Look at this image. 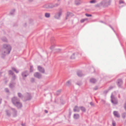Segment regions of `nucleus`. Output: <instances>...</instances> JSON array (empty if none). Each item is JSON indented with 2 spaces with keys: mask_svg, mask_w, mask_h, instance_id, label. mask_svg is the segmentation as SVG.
<instances>
[{
  "mask_svg": "<svg viewBox=\"0 0 126 126\" xmlns=\"http://www.w3.org/2000/svg\"><path fill=\"white\" fill-rule=\"evenodd\" d=\"M11 50V47L9 45L4 44L3 46V48L0 50L1 53V56L2 58H4L6 54H9Z\"/></svg>",
  "mask_w": 126,
  "mask_h": 126,
  "instance_id": "obj_1",
  "label": "nucleus"
},
{
  "mask_svg": "<svg viewBox=\"0 0 126 126\" xmlns=\"http://www.w3.org/2000/svg\"><path fill=\"white\" fill-rule=\"evenodd\" d=\"M111 101L114 104H116L118 103V100L116 97H114L112 93L111 94Z\"/></svg>",
  "mask_w": 126,
  "mask_h": 126,
  "instance_id": "obj_2",
  "label": "nucleus"
},
{
  "mask_svg": "<svg viewBox=\"0 0 126 126\" xmlns=\"http://www.w3.org/2000/svg\"><path fill=\"white\" fill-rule=\"evenodd\" d=\"M62 13V10L61 9L59 10V11L56 13L54 16V17L56 19H59Z\"/></svg>",
  "mask_w": 126,
  "mask_h": 126,
  "instance_id": "obj_3",
  "label": "nucleus"
},
{
  "mask_svg": "<svg viewBox=\"0 0 126 126\" xmlns=\"http://www.w3.org/2000/svg\"><path fill=\"white\" fill-rule=\"evenodd\" d=\"M11 109L12 110L11 114H12L13 116L14 117H16L17 116V111L14 108H11Z\"/></svg>",
  "mask_w": 126,
  "mask_h": 126,
  "instance_id": "obj_4",
  "label": "nucleus"
},
{
  "mask_svg": "<svg viewBox=\"0 0 126 126\" xmlns=\"http://www.w3.org/2000/svg\"><path fill=\"white\" fill-rule=\"evenodd\" d=\"M5 112L6 116H7L10 117L11 116L12 113V110L11 109V110H5Z\"/></svg>",
  "mask_w": 126,
  "mask_h": 126,
  "instance_id": "obj_5",
  "label": "nucleus"
},
{
  "mask_svg": "<svg viewBox=\"0 0 126 126\" xmlns=\"http://www.w3.org/2000/svg\"><path fill=\"white\" fill-rule=\"evenodd\" d=\"M12 101L14 105L16 103V102H18L19 101V100L17 99L16 97H14L12 98Z\"/></svg>",
  "mask_w": 126,
  "mask_h": 126,
  "instance_id": "obj_6",
  "label": "nucleus"
},
{
  "mask_svg": "<svg viewBox=\"0 0 126 126\" xmlns=\"http://www.w3.org/2000/svg\"><path fill=\"white\" fill-rule=\"evenodd\" d=\"M16 84L15 81L11 80L9 84V86L11 88H12L15 87Z\"/></svg>",
  "mask_w": 126,
  "mask_h": 126,
  "instance_id": "obj_7",
  "label": "nucleus"
},
{
  "mask_svg": "<svg viewBox=\"0 0 126 126\" xmlns=\"http://www.w3.org/2000/svg\"><path fill=\"white\" fill-rule=\"evenodd\" d=\"M123 81L122 79H118L117 82L118 86L119 87H121V85L123 84Z\"/></svg>",
  "mask_w": 126,
  "mask_h": 126,
  "instance_id": "obj_8",
  "label": "nucleus"
},
{
  "mask_svg": "<svg viewBox=\"0 0 126 126\" xmlns=\"http://www.w3.org/2000/svg\"><path fill=\"white\" fill-rule=\"evenodd\" d=\"M29 74V73L27 71H24L22 74V75L23 78H24V77H26Z\"/></svg>",
  "mask_w": 126,
  "mask_h": 126,
  "instance_id": "obj_9",
  "label": "nucleus"
},
{
  "mask_svg": "<svg viewBox=\"0 0 126 126\" xmlns=\"http://www.w3.org/2000/svg\"><path fill=\"white\" fill-rule=\"evenodd\" d=\"M16 104H15L14 105L15 106L17 107L18 108H20L22 106V104L19 101L18 102H16Z\"/></svg>",
  "mask_w": 126,
  "mask_h": 126,
  "instance_id": "obj_10",
  "label": "nucleus"
},
{
  "mask_svg": "<svg viewBox=\"0 0 126 126\" xmlns=\"http://www.w3.org/2000/svg\"><path fill=\"white\" fill-rule=\"evenodd\" d=\"M34 76L40 79L41 77V75L38 72H36L34 74Z\"/></svg>",
  "mask_w": 126,
  "mask_h": 126,
  "instance_id": "obj_11",
  "label": "nucleus"
},
{
  "mask_svg": "<svg viewBox=\"0 0 126 126\" xmlns=\"http://www.w3.org/2000/svg\"><path fill=\"white\" fill-rule=\"evenodd\" d=\"M26 100H30L32 98V96L30 94L27 93L26 95Z\"/></svg>",
  "mask_w": 126,
  "mask_h": 126,
  "instance_id": "obj_12",
  "label": "nucleus"
},
{
  "mask_svg": "<svg viewBox=\"0 0 126 126\" xmlns=\"http://www.w3.org/2000/svg\"><path fill=\"white\" fill-rule=\"evenodd\" d=\"M113 114L117 118H119L120 115L118 112L117 111H114L113 112Z\"/></svg>",
  "mask_w": 126,
  "mask_h": 126,
  "instance_id": "obj_13",
  "label": "nucleus"
},
{
  "mask_svg": "<svg viewBox=\"0 0 126 126\" xmlns=\"http://www.w3.org/2000/svg\"><path fill=\"white\" fill-rule=\"evenodd\" d=\"M38 70L41 72L44 73L45 72V70L44 68L40 66H38Z\"/></svg>",
  "mask_w": 126,
  "mask_h": 126,
  "instance_id": "obj_14",
  "label": "nucleus"
},
{
  "mask_svg": "<svg viewBox=\"0 0 126 126\" xmlns=\"http://www.w3.org/2000/svg\"><path fill=\"white\" fill-rule=\"evenodd\" d=\"M77 74L78 76L79 77H81L84 75L82 73V71L80 70H79L77 71Z\"/></svg>",
  "mask_w": 126,
  "mask_h": 126,
  "instance_id": "obj_15",
  "label": "nucleus"
},
{
  "mask_svg": "<svg viewBox=\"0 0 126 126\" xmlns=\"http://www.w3.org/2000/svg\"><path fill=\"white\" fill-rule=\"evenodd\" d=\"M58 5V4H56L55 5L52 4H49L48 5V7L49 8H52L54 7H57Z\"/></svg>",
  "mask_w": 126,
  "mask_h": 126,
  "instance_id": "obj_16",
  "label": "nucleus"
},
{
  "mask_svg": "<svg viewBox=\"0 0 126 126\" xmlns=\"http://www.w3.org/2000/svg\"><path fill=\"white\" fill-rule=\"evenodd\" d=\"M82 3V1L80 0H76L75 2V4L76 5H79L81 4Z\"/></svg>",
  "mask_w": 126,
  "mask_h": 126,
  "instance_id": "obj_17",
  "label": "nucleus"
},
{
  "mask_svg": "<svg viewBox=\"0 0 126 126\" xmlns=\"http://www.w3.org/2000/svg\"><path fill=\"white\" fill-rule=\"evenodd\" d=\"M73 15L72 14L69 12H67L66 14V19H67V17L69 16H72Z\"/></svg>",
  "mask_w": 126,
  "mask_h": 126,
  "instance_id": "obj_18",
  "label": "nucleus"
},
{
  "mask_svg": "<svg viewBox=\"0 0 126 126\" xmlns=\"http://www.w3.org/2000/svg\"><path fill=\"white\" fill-rule=\"evenodd\" d=\"M73 110L74 111V112H79V107H78L77 106H76L74 109Z\"/></svg>",
  "mask_w": 126,
  "mask_h": 126,
  "instance_id": "obj_19",
  "label": "nucleus"
},
{
  "mask_svg": "<svg viewBox=\"0 0 126 126\" xmlns=\"http://www.w3.org/2000/svg\"><path fill=\"white\" fill-rule=\"evenodd\" d=\"M79 114H75L74 115V118L75 119H78L79 118Z\"/></svg>",
  "mask_w": 126,
  "mask_h": 126,
  "instance_id": "obj_20",
  "label": "nucleus"
},
{
  "mask_svg": "<svg viewBox=\"0 0 126 126\" xmlns=\"http://www.w3.org/2000/svg\"><path fill=\"white\" fill-rule=\"evenodd\" d=\"M90 81L91 83H94L96 81V80L92 78L90 79Z\"/></svg>",
  "mask_w": 126,
  "mask_h": 126,
  "instance_id": "obj_21",
  "label": "nucleus"
},
{
  "mask_svg": "<svg viewBox=\"0 0 126 126\" xmlns=\"http://www.w3.org/2000/svg\"><path fill=\"white\" fill-rule=\"evenodd\" d=\"M78 52H76L74 53L71 56V59H74L75 58V55H78Z\"/></svg>",
  "mask_w": 126,
  "mask_h": 126,
  "instance_id": "obj_22",
  "label": "nucleus"
},
{
  "mask_svg": "<svg viewBox=\"0 0 126 126\" xmlns=\"http://www.w3.org/2000/svg\"><path fill=\"white\" fill-rule=\"evenodd\" d=\"M12 69L14 71H15L16 73H18L19 71L18 70H16V69L15 68L13 67H12Z\"/></svg>",
  "mask_w": 126,
  "mask_h": 126,
  "instance_id": "obj_23",
  "label": "nucleus"
},
{
  "mask_svg": "<svg viewBox=\"0 0 126 126\" xmlns=\"http://www.w3.org/2000/svg\"><path fill=\"white\" fill-rule=\"evenodd\" d=\"M80 108L82 112H84L86 110L84 107H80Z\"/></svg>",
  "mask_w": 126,
  "mask_h": 126,
  "instance_id": "obj_24",
  "label": "nucleus"
},
{
  "mask_svg": "<svg viewBox=\"0 0 126 126\" xmlns=\"http://www.w3.org/2000/svg\"><path fill=\"white\" fill-rule=\"evenodd\" d=\"M45 16L47 18H49L50 16V14L49 13H45Z\"/></svg>",
  "mask_w": 126,
  "mask_h": 126,
  "instance_id": "obj_25",
  "label": "nucleus"
},
{
  "mask_svg": "<svg viewBox=\"0 0 126 126\" xmlns=\"http://www.w3.org/2000/svg\"><path fill=\"white\" fill-rule=\"evenodd\" d=\"M15 12V9H13L12 10L10 14L11 15H13L14 14V13Z\"/></svg>",
  "mask_w": 126,
  "mask_h": 126,
  "instance_id": "obj_26",
  "label": "nucleus"
},
{
  "mask_svg": "<svg viewBox=\"0 0 126 126\" xmlns=\"http://www.w3.org/2000/svg\"><path fill=\"white\" fill-rule=\"evenodd\" d=\"M71 84V80H69L66 83V85L67 86H69Z\"/></svg>",
  "mask_w": 126,
  "mask_h": 126,
  "instance_id": "obj_27",
  "label": "nucleus"
},
{
  "mask_svg": "<svg viewBox=\"0 0 126 126\" xmlns=\"http://www.w3.org/2000/svg\"><path fill=\"white\" fill-rule=\"evenodd\" d=\"M4 42H7V39L5 37H3L1 39Z\"/></svg>",
  "mask_w": 126,
  "mask_h": 126,
  "instance_id": "obj_28",
  "label": "nucleus"
},
{
  "mask_svg": "<svg viewBox=\"0 0 126 126\" xmlns=\"http://www.w3.org/2000/svg\"><path fill=\"white\" fill-rule=\"evenodd\" d=\"M106 3V1H103L101 2L100 3V5H103L104 6L105 4V3Z\"/></svg>",
  "mask_w": 126,
  "mask_h": 126,
  "instance_id": "obj_29",
  "label": "nucleus"
},
{
  "mask_svg": "<svg viewBox=\"0 0 126 126\" xmlns=\"http://www.w3.org/2000/svg\"><path fill=\"white\" fill-rule=\"evenodd\" d=\"M18 97L20 98H22L23 97V95L20 93H18Z\"/></svg>",
  "mask_w": 126,
  "mask_h": 126,
  "instance_id": "obj_30",
  "label": "nucleus"
},
{
  "mask_svg": "<svg viewBox=\"0 0 126 126\" xmlns=\"http://www.w3.org/2000/svg\"><path fill=\"white\" fill-rule=\"evenodd\" d=\"M8 73L9 74L11 75H13L14 74V73L11 70H10L9 71Z\"/></svg>",
  "mask_w": 126,
  "mask_h": 126,
  "instance_id": "obj_31",
  "label": "nucleus"
},
{
  "mask_svg": "<svg viewBox=\"0 0 126 126\" xmlns=\"http://www.w3.org/2000/svg\"><path fill=\"white\" fill-rule=\"evenodd\" d=\"M126 113L124 112V113H122V117L123 118H125L126 117Z\"/></svg>",
  "mask_w": 126,
  "mask_h": 126,
  "instance_id": "obj_32",
  "label": "nucleus"
},
{
  "mask_svg": "<svg viewBox=\"0 0 126 126\" xmlns=\"http://www.w3.org/2000/svg\"><path fill=\"white\" fill-rule=\"evenodd\" d=\"M12 75V80L15 81V80L16 79V76L14 74Z\"/></svg>",
  "mask_w": 126,
  "mask_h": 126,
  "instance_id": "obj_33",
  "label": "nucleus"
},
{
  "mask_svg": "<svg viewBox=\"0 0 126 126\" xmlns=\"http://www.w3.org/2000/svg\"><path fill=\"white\" fill-rule=\"evenodd\" d=\"M30 71L31 72H32L33 71V66L32 65H30Z\"/></svg>",
  "mask_w": 126,
  "mask_h": 126,
  "instance_id": "obj_34",
  "label": "nucleus"
},
{
  "mask_svg": "<svg viewBox=\"0 0 126 126\" xmlns=\"http://www.w3.org/2000/svg\"><path fill=\"white\" fill-rule=\"evenodd\" d=\"M119 3L120 4L121 3H125L124 1L122 0H120Z\"/></svg>",
  "mask_w": 126,
  "mask_h": 126,
  "instance_id": "obj_35",
  "label": "nucleus"
},
{
  "mask_svg": "<svg viewBox=\"0 0 126 126\" xmlns=\"http://www.w3.org/2000/svg\"><path fill=\"white\" fill-rule=\"evenodd\" d=\"M109 26L111 28V29L115 33V34H116V35L117 36V34L116 33L115 31H114V29H113V28L110 25H109Z\"/></svg>",
  "mask_w": 126,
  "mask_h": 126,
  "instance_id": "obj_36",
  "label": "nucleus"
},
{
  "mask_svg": "<svg viewBox=\"0 0 126 126\" xmlns=\"http://www.w3.org/2000/svg\"><path fill=\"white\" fill-rule=\"evenodd\" d=\"M112 124L113 126H115V122L114 121H112Z\"/></svg>",
  "mask_w": 126,
  "mask_h": 126,
  "instance_id": "obj_37",
  "label": "nucleus"
},
{
  "mask_svg": "<svg viewBox=\"0 0 126 126\" xmlns=\"http://www.w3.org/2000/svg\"><path fill=\"white\" fill-rule=\"evenodd\" d=\"M31 81L32 82H33L34 81V79L33 78H32L31 80Z\"/></svg>",
  "mask_w": 126,
  "mask_h": 126,
  "instance_id": "obj_38",
  "label": "nucleus"
},
{
  "mask_svg": "<svg viewBox=\"0 0 126 126\" xmlns=\"http://www.w3.org/2000/svg\"><path fill=\"white\" fill-rule=\"evenodd\" d=\"M95 2V1L94 0H92L90 2V3H94Z\"/></svg>",
  "mask_w": 126,
  "mask_h": 126,
  "instance_id": "obj_39",
  "label": "nucleus"
},
{
  "mask_svg": "<svg viewBox=\"0 0 126 126\" xmlns=\"http://www.w3.org/2000/svg\"><path fill=\"white\" fill-rule=\"evenodd\" d=\"M85 15L86 16L88 17L91 16H92V15H91L89 14H86Z\"/></svg>",
  "mask_w": 126,
  "mask_h": 126,
  "instance_id": "obj_40",
  "label": "nucleus"
},
{
  "mask_svg": "<svg viewBox=\"0 0 126 126\" xmlns=\"http://www.w3.org/2000/svg\"><path fill=\"white\" fill-rule=\"evenodd\" d=\"M5 91L6 92H9V90L7 88H6L5 89Z\"/></svg>",
  "mask_w": 126,
  "mask_h": 126,
  "instance_id": "obj_41",
  "label": "nucleus"
},
{
  "mask_svg": "<svg viewBox=\"0 0 126 126\" xmlns=\"http://www.w3.org/2000/svg\"><path fill=\"white\" fill-rule=\"evenodd\" d=\"M90 104L92 106H94V103L92 102H91L90 103Z\"/></svg>",
  "mask_w": 126,
  "mask_h": 126,
  "instance_id": "obj_42",
  "label": "nucleus"
},
{
  "mask_svg": "<svg viewBox=\"0 0 126 126\" xmlns=\"http://www.w3.org/2000/svg\"><path fill=\"white\" fill-rule=\"evenodd\" d=\"M56 51L58 52H60L61 50L60 49H56Z\"/></svg>",
  "mask_w": 126,
  "mask_h": 126,
  "instance_id": "obj_43",
  "label": "nucleus"
},
{
  "mask_svg": "<svg viewBox=\"0 0 126 126\" xmlns=\"http://www.w3.org/2000/svg\"><path fill=\"white\" fill-rule=\"evenodd\" d=\"M109 90L108 89V90L105 91H104V93L106 94L108 92Z\"/></svg>",
  "mask_w": 126,
  "mask_h": 126,
  "instance_id": "obj_44",
  "label": "nucleus"
},
{
  "mask_svg": "<svg viewBox=\"0 0 126 126\" xmlns=\"http://www.w3.org/2000/svg\"><path fill=\"white\" fill-rule=\"evenodd\" d=\"M81 84H82V83H81V82H79H79H78V83H77V84L78 85H79V86H80V85H81Z\"/></svg>",
  "mask_w": 126,
  "mask_h": 126,
  "instance_id": "obj_45",
  "label": "nucleus"
},
{
  "mask_svg": "<svg viewBox=\"0 0 126 126\" xmlns=\"http://www.w3.org/2000/svg\"><path fill=\"white\" fill-rule=\"evenodd\" d=\"M98 88V87L97 86H96L94 88V90H96Z\"/></svg>",
  "mask_w": 126,
  "mask_h": 126,
  "instance_id": "obj_46",
  "label": "nucleus"
},
{
  "mask_svg": "<svg viewBox=\"0 0 126 126\" xmlns=\"http://www.w3.org/2000/svg\"><path fill=\"white\" fill-rule=\"evenodd\" d=\"M60 92V91L58 90L57 91V95H58L59 94Z\"/></svg>",
  "mask_w": 126,
  "mask_h": 126,
  "instance_id": "obj_47",
  "label": "nucleus"
},
{
  "mask_svg": "<svg viewBox=\"0 0 126 126\" xmlns=\"http://www.w3.org/2000/svg\"><path fill=\"white\" fill-rule=\"evenodd\" d=\"M85 21V20L84 19H81L80 21V22L81 23H83Z\"/></svg>",
  "mask_w": 126,
  "mask_h": 126,
  "instance_id": "obj_48",
  "label": "nucleus"
},
{
  "mask_svg": "<svg viewBox=\"0 0 126 126\" xmlns=\"http://www.w3.org/2000/svg\"><path fill=\"white\" fill-rule=\"evenodd\" d=\"M113 88V87L112 86H110L109 89V90H110L111 89H112Z\"/></svg>",
  "mask_w": 126,
  "mask_h": 126,
  "instance_id": "obj_49",
  "label": "nucleus"
},
{
  "mask_svg": "<svg viewBox=\"0 0 126 126\" xmlns=\"http://www.w3.org/2000/svg\"><path fill=\"white\" fill-rule=\"evenodd\" d=\"M54 47V46H52L50 47V49L51 50H52Z\"/></svg>",
  "mask_w": 126,
  "mask_h": 126,
  "instance_id": "obj_50",
  "label": "nucleus"
},
{
  "mask_svg": "<svg viewBox=\"0 0 126 126\" xmlns=\"http://www.w3.org/2000/svg\"><path fill=\"white\" fill-rule=\"evenodd\" d=\"M124 108L126 110V103L124 105Z\"/></svg>",
  "mask_w": 126,
  "mask_h": 126,
  "instance_id": "obj_51",
  "label": "nucleus"
},
{
  "mask_svg": "<svg viewBox=\"0 0 126 126\" xmlns=\"http://www.w3.org/2000/svg\"><path fill=\"white\" fill-rule=\"evenodd\" d=\"M100 22H101L102 23H104L105 24H106L103 21H100Z\"/></svg>",
  "mask_w": 126,
  "mask_h": 126,
  "instance_id": "obj_52",
  "label": "nucleus"
},
{
  "mask_svg": "<svg viewBox=\"0 0 126 126\" xmlns=\"http://www.w3.org/2000/svg\"><path fill=\"white\" fill-rule=\"evenodd\" d=\"M45 112L46 113H47L48 112L46 110H45Z\"/></svg>",
  "mask_w": 126,
  "mask_h": 126,
  "instance_id": "obj_53",
  "label": "nucleus"
},
{
  "mask_svg": "<svg viewBox=\"0 0 126 126\" xmlns=\"http://www.w3.org/2000/svg\"><path fill=\"white\" fill-rule=\"evenodd\" d=\"M21 125L22 126H25V124H22Z\"/></svg>",
  "mask_w": 126,
  "mask_h": 126,
  "instance_id": "obj_54",
  "label": "nucleus"
},
{
  "mask_svg": "<svg viewBox=\"0 0 126 126\" xmlns=\"http://www.w3.org/2000/svg\"><path fill=\"white\" fill-rule=\"evenodd\" d=\"M1 99L0 98V104L1 103Z\"/></svg>",
  "mask_w": 126,
  "mask_h": 126,
  "instance_id": "obj_55",
  "label": "nucleus"
},
{
  "mask_svg": "<svg viewBox=\"0 0 126 126\" xmlns=\"http://www.w3.org/2000/svg\"><path fill=\"white\" fill-rule=\"evenodd\" d=\"M71 112H70V111L69 112V115H71Z\"/></svg>",
  "mask_w": 126,
  "mask_h": 126,
  "instance_id": "obj_56",
  "label": "nucleus"
},
{
  "mask_svg": "<svg viewBox=\"0 0 126 126\" xmlns=\"http://www.w3.org/2000/svg\"><path fill=\"white\" fill-rule=\"evenodd\" d=\"M102 101H103V102H104V103H105V100H102Z\"/></svg>",
  "mask_w": 126,
  "mask_h": 126,
  "instance_id": "obj_57",
  "label": "nucleus"
},
{
  "mask_svg": "<svg viewBox=\"0 0 126 126\" xmlns=\"http://www.w3.org/2000/svg\"><path fill=\"white\" fill-rule=\"evenodd\" d=\"M84 19L85 20V21L86 20H87V18H85V19Z\"/></svg>",
  "mask_w": 126,
  "mask_h": 126,
  "instance_id": "obj_58",
  "label": "nucleus"
},
{
  "mask_svg": "<svg viewBox=\"0 0 126 126\" xmlns=\"http://www.w3.org/2000/svg\"><path fill=\"white\" fill-rule=\"evenodd\" d=\"M29 1H32L33 0H29Z\"/></svg>",
  "mask_w": 126,
  "mask_h": 126,
  "instance_id": "obj_59",
  "label": "nucleus"
},
{
  "mask_svg": "<svg viewBox=\"0 0 126 126\" xmlns=\"http://www.w3.org/2000/svg\"><path fill=\"white\" fill-rule=\"evenodd\" d=\"M125 124L126 125V120L125 122Z\"/></svg>",
  "mask_w": 126,
  "mask_h": 126,
  "instance_id": "obj_60",
  "label": "nucleus"
},
{
  "mask_svg": "<svg viewBox=\"0 0 126 126\" xmlns=\"http://www.w3.org/2000/svg\"><path fill=\"white\" fill-rule=\"evenodd\" d=\"M92 69H94V68L93 67H92Z\"/></svg>",
  "mask_w": 126,
  "mask_h": 126,
  "instance_id": "obj_61",
  "label": "nucleus"
},
{
  "mask_svg": "<svg viewBox=\"0 0 126 126\" xmlns=\"http://www.w3.org/2000/svg\"><path fill=\"white\" fill-rule=\"evenodd\" d=\"M118 97L119 98H120V95H119Z\"/></svg>",
  "mask_w": 126,
  "mask_h": 126,
  "instance_id": "obj_62",
  "label": "nucleus"
},
{
  "mask_svg": "<svg viewBox=\"0 0 126 126\" xmlns=\"http://www.w3.org/2000/svg\"><path fill=\"white\" fill-rule=\"evenodd\" d=\"M57 0L58 1H59L60 0Z\"/></svg>",
  "mask_w": 126,
  "mask_h": 126,
  "instance_id": "obj_63",
  "label": "nucleus"
},
{
  "mask_svg": "<svg viewBox=\"0 0 126 126\" xmlns=\"http://www.w3.org/2000/svg\"><path fill=\"white\" fill-rule=\"evenodd\" d=\"M125 5H126V4H125Z\"/></svg>",
  "mask_w": 126,
  "mask_h": 126,
  "instance_id": "obj_64",
  "label": "nucleus"
}]
</instances>
